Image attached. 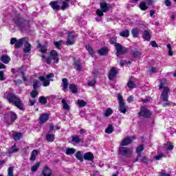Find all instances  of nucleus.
<instances>
[{
  "mask_svg": "<svg viewBox=\"0 0 176 176\" xmlns=\"http://www.w3.org/2000/svg\"><path fill=\"white\" fill-rule=\"evenodd\" d=\"M5 97L9 104H12V105H14L21 111H24V103H23V100L18 96L13 93H6Z\"/></svg>",
  "mask_w": 176,
  "mask_h": 176,
  "instance_id": "obj_1",
  "label": "nucleus"
},
{
  "mask_svg": "<svg viewBox=\"0 0 176 176\" xmlns=\"http://www.w3.org/2000/svg\"><path fill=\"white\" fill-rule=\"evenodd\" d=\"M109 42L111 45L115 44V47L116 49V56L117 57H119V56H120V54H124L126 53H127V52H129V49L126 48V47H123V46H122V44L118 43L117 42V38L116 37H112L110 38Z\"/></svg>",
  "mask_w": 176,
  "mask_h": 176,
  "instance_id": "obj_2",
  "label": "nucleus"
},
{
  "mask_svg": "<svg viewBox=\"0 0 176 176\" xmlns=\"http://www.w3.org/2000/svg\"><path fill=\"white\" fill-rule=\"evenodd\" d=\"M100 10H96V14L98 17H102L104 13H107L109 10L112 9V5L107 2H101L100 3Z\"/></svg>",
  "mask_w": 176,
  "mask_h": 176,
  "instance_id": "obj_3",
  "label": "nucleus"
},
{
  "mask_svg": "<svg viewBox=\"0 0 176 176\" xmlns=\"http://www.w3.org/2000/svg\"><path fill=\"white\" fill-rule=\"evenodd\" d=\"M118 155L130 157L133 155V148L120 145L118 148Z\"/></svg>",
  "mask_w": 176,
  "mask_h": 176,
  "instance_id": "obj_4",
  "label": "nucleus"
},
{
  "mask_svg": "<svg viewBox=\"0 0 176 176\" xmlns=\"http://www.w3.org/2000/svg\"><path fill=\"white\" fill-rule=\"evenodd\" d=\"M16 119H17V114L15 113H7L5 115L4 122L8 124V126H10L14 123Z\"/></svg>",
  "mask_w": 176,
  "mask_h": 176,
  "instance_id": "obj_5",
  "label": "nucleus"
},
{
  "mask_svg": "<svg viewBox=\"0 0 176 176\" xmlns=\"http://www.w3.org/2000/svg\"><path fill=\"white\" fill-rule=\"evenodd\" d=\"M53 63H58V53L55 50H52L50 53V56L47 58V64H52Z\"/></svg>",
  "mask_w": 176,
  "mask_h": 176,
  "instance_id": "obj_6",
  "label": "nucleus"
},
{
  "mask_svg": "<svg viewBox=\"0 0 176 176\" xmlns=\"http://www.w3.org/2000/svg\"><path fill=\"white\" fill-rule=\"evenodd\" d=\"M26 39L27 38L25 37L20 38L19 40H17L16 38H12L10 40V45H14L15 49H19L24 45Z\"/></svg>",
  "mask_w": 176,
  "mask_h": 176,
  "instance_id": "obj_7",
  "label": "nucleus"
},
{
  "mask_svg": "<svg viewBox=\"0 0 176 176\" xmlns=\"http://www.w3.org/2000/svg\"><path fill=\"white\" fill-rule=\"evenodd\" d=\"M54 78V74L51 73L45 76H40L39 79L43 82L44 87H47L50 85V80H53L52 78Z\"/></svg>",
  "mask_w": 176,
  "mask_h": 176,
  "instance_id": "obj_8",
  "label": "nucleus"
},
{
  "mask_svg": "<svg viewBox=\"0 0 176 176\" xmlns=\"http://www.w3.org/2000/svg\"><path fill=\"white\" fill-rule=\"evenodd\" d=\"M134 140H135V137L134 136L126 137L124 139H122L120 145H121L122 146H127V145H130V144H131V142H133Z\"/></svg>",
  "mask_w": 176,
  "mask_h": 176,
  "instance_id": "obj_9",
  "label": "nucleus"
},
{
  "mask_svg": "<svg viewBox=\"0 0 176 176\" xmlns=\"http://www.w3.org/2000/svg\"><path fill=\"white\" fill-rule=\"evenodd\" d=\"M139 115L140 116H142L143 118H151V115H152V113H151L150 111L146 109V107L143 106L141 107Z\"/></svg>",
  "mask_w": 176,
  "mask_h": 176,
  "instance_id": "obj_10",
  "label": "nucleus"
},
{
  "mask_svg": "<svg viewBox=\"0 0 176 176\" xmlns=\"http://www.w3.org/2000/svg\"><path fill=\"white\" fill-rule=\"evenodd\" d=\"M168 93H170V88H164L161 94L160 98L162 101L167 102L168 101Z\"/></svg>",
  "mask_w": 176,
  "mask_h": 176,
  "instance_id": "obj_11",
  "label": "nucleus"
},
{
  "mask_svg": "<svg viewBox=\"0 0 176 176\" xmlns=\"http://www.w3.org/2000/svg\"><path fill=\"white\" fill-rule=\"evenodd\" d=\"M75 43V35L73 32H69L66 45H74Z\"/></svg>",
  "mask_w": 176,
  "mask_h": 176,
  "instance_id": "obj_12",
  "label": "nucleus"
},
{
  "mask_svg": "<svg viewBox=\"0 0 176 176\" xmlns=\"http://www.w3.org/2000/svg\"><path fill=\"white\" fill-rule=\"evenodd\" d=\"M59 5H60L61 10H65L67 8H69V1L71 0H59Z\"/></svg>",
  "mask_w": 176,
  "mask_h": 176,
  "instance_id": "obj_13",
  "label": "nucleus"
},
{
  "mask_svg": "<svg viewBox=\"0 0 176 176\" xmlns=\"http://www.w3.org/2000/svg\"><path fill=\"white\" fill-rule=\"evenodd\" d=\"M80 142H83V140L79 136L77 135L72 136L71 144L73 145H78V144H80Z\"/></svg>",
  "mask_w": 176,
  "mask_h": 176,
  "instance_id": "obj_14",
  "label": "nucleus"
},
{
  "mask_svg": "<svg viewBox=\"0 0 176 176\" xmlns=\"http://www.w3.org/2000/svg\"><path fill=\"white\" fill-rule=\"evenodd\" d=\"M116 75H118V69L116 67H111L108 76L109 79L112 80V79H113Z\"/></svg>",
  "mask_w": 176,
  "mask_h": 176,
  "instance_id": "obj_15",
  "label": "nucleus"
},
{
  "mask_svg": "<svg viewBox=\"0 0 176 176\" xmlns=\"http://www.w3.org/2000/svg\"><path fill=\"white\" fill-rule=\"evenodd\" d=\"M14 21H15L16 25H19L21 30L25 27V21H24L21 18L15 19H14Z\"/></svg>",
  "mask_w": 176,
  "mask_h": 176,
  "instance_id": "obj_16",
  "label": "nucleus"
},
{
  "mask_svg": "<svg viewBox=\"0 0 176 176\" xmlns=\"http://www.w3.org/2000/svg\"><path fill=\"white\" fill-rule=\"evenodd\" d=\"M50 6L52 9H54V10H60V6H61V4H60V2L54 1L50 3Z\"/></svg>",
  "mask_w": 176,
  "mask_h": 176,
  "instance_id": "obj_17",
  "label": "nucleus"
},
{
  "mask_svg": "<svg viewBox=\"0 0 176 176\" xmlns=\"http://www.w3.org/2000/svg\"><path fill=\"white\" fill-rule=\"evenodd\" d=\"M39 120L41 123V124H43V123H46L47 120H49V114L47 113H43L39 117Z\"/></svg>",
  "mask_w": 176,
  "mask_h": 176,
  "instance_id": "obj_18",
  "label": "nucleus"
},
{
  "mask_svg": "<svg viewBox=\"0 0 176 176\" xmlns=\"http://www.w3.org/2000/svg\"><path fill=\"white\" fill-rule=\"evenodd\" d=\"M23 45H24V48H23L24 53H30V52H31V44L28 43V41H27V38Z\"/></svg>",
  "mask_w": 176,
  "mask_h": 176,
  "instance_id": "obj_19",
  "label": "nucleus"
},
{
  "mask_svg": "<svg viewBox=\"0 0 176 176\" xmlns=\"http://www.w3.org/2000/svg\"><path fill=\"white\" fill-rule=\"evenodd\" d=\"M109 52V50L107 47H102L98 51L100 56H107Z\"/></svg>",
  "mask_w": 176,
  "mask_h": 176,
  "instance_id": "obj_20",
  "label": "nucleus"
},
{
  "mask_svg": "<svg viewBox=\"0 0 176 176\" xmlns=\"http://www.w3.org/2000/svg\"><path fill=\"white\" fill-rule=\"evenodd\" d=\"M42 174L43 176H52V169H50L48 166L44 167Z\"/></svg>",
  "mask_w": 176,
  "mask_h": 176,
  "instance_id": "obj_21",
  "label": "nucleus"
},
{
  "mask_svg": "<svg viewBox=\"0 0 176 176\" xmlns=\"http://www.w3.org/2000/svg\"><path fill=\"white\" fill-rule=\"evenodd\" d=\"M84 159L85 160L91 162L93 159H94V156L93 155V153L88 152L84 154Z\"/></svg>",
  "mask_w": 176,
  "mask_h": 176,
  "instance_id": "obj_22",
  "label": "nucleus"
},
{
  "mask_svg": "<svg viewBox=\"0 0 176 176\" xmlns=\"http://www.w3.org/2000/svg\"><path fill=\"white\" fill-rule=\"evenodd\" d=\"M17 152H19V148L16 146V144L8 149V153L9 155H12V153H17Z\"/></svg>",
  "mask_w": 176,
  "mask_h": 176,
  "instance_id": "obj_23",
  "label": "nucleus"
},
{
  "mask_svg": "<svg viewBox=\"0 0 176 176\" xmlns=\"http://www.w3.org/2000/svg\"><path fill=\"white\" fill-rule=\"evenodd\" d=\"M130 36V31L127 29L122 30L120 32V36L122 38H129Z\"/></svg>",
  "mask_w": 176,
  "mask_h": 176,
  "instance_id": "obj_24",
  "label": "nucleus"
},
{
  "mask_svg": "<svg viewBox=\"0 0 176 176\" xmlns=\"http://www.w3.org/2000/svg\"><path fill=\"white\" fill-rule=\"evenodd\" d=\"M119 109L121 113H126L127 112V108L124 105V102L119 103Z\"/></svg>",
  "mask_w": 176,
  "mask_h": 176,
  "instance_id": "obj_25",
  "label": "nucleus"
},
{
  "mask_svg": "<svg viewBox=\"0 0 176 176\" xmlns=\"http://www.w3.org/2000/svg\"><path fill=\"white\" fill-rule=\"evenodd\" d=\"M143 38L147 41H151V33L149 31L145 30L143 32Z\"/></svg>",
  "mask_w": 176,
  "mask_h": 176,
  "instance_id": "obj_26",
  "label": "nucleus"
},
{
  "mask_svg": "<svg viewBox=\"0 0 176 176\" xmlns=\"http://www.w3.org/2000/svg\"><path fill=\"white\" fill-rule=\"evenodd\" d=\"M36 156H38V151L33 150L31 153L30 160H31V162H35V159H36Z\"/></svg>",
  "mask_w": 176,
  "mask_h": 176,
  "instance_id": "obj_27",
  "label": "nucleus"
},
{
  "mask_svg": "<svg viewBox=\"0 0 176 176\" xmlns=\"http://www.w3.org/2000/svg\"><path fill=\"white\" fill-rule=\"evenodd\" d=\"M131 34L134 38H138L140 35V30L137 28L131 30Z\"/></svg>",
  "mask_w": 176,
  "mask_h": 176,
  "instance_id": "obj_28",
  "label": "nucleus"
},
{
  "mask_svg": "<svg viewBox=\"0 0 176 176\" xmlns=\"http://www.w3.org/2000/svg\"><path fill=\"white\" fill-rule=\"evenodd\" d=\"M1 60L2 63H4V64H8V63L10 61V57L8 55H3L1 57Z\"/></svg>",
  "mask_w": 176,
  "mask_h": 176,
  "instance_id": "obj_29",
  "label": "nucleus"
},
{
  "mask_svg": "<svg viewBox=\"0 0 176 176\" xmlns=\"http://www.w3.org/2000/svg\"><path fill=\"white\" fill-rule=\"evenodd\" d=\"M164 148L166 151H173V149H174V146L171 142H168L166 144H164Z\"/></svg>",
  "mask_w": 176,
  "mask_h": 176,
  "instance_id": "obj_30",
  "label": "nucleus"
},
{
  "mask_svg": "<svg viewBox=\"0 0 176 176\" xmlns=\"http://www.w3.org/2000/svg\"><path fill=\"white\" fill-rule=\"evenodd\" d=\"M168 89V87H166V79H162V80H160V87H159V89L160 90H164V89Z\"/></svg>",
  "mask_w": 176,
  "mask_h": 176,
  "instance_id": "obj_31",
  "label": "nucleus"
},
{
  "mask_svg": "<svg viewBox=\"0 0 176 176\" xmlns=\"http://www.w3.org/2000/svg\"><path fill=\"white\" fill-rule=\"evenodd\" d=\"M74 68L77 71H82V66L80 65V61L75 60V62H74Z\"/></svg>",
  "mask_w": 176,
  "mask_h": 176,
  "instance_id": "obj_32",
  "label": "nucleus"
},
{
  "mask_svg": "<svg viewBox=\"0 0 176 176\" xmlns=\"http://www.w3.org/2000/svg\"><path fill=\"white\" fill-rule=\"evenodd\" d=\"M142 54V53H141V52L137 50H134L133 51H132V56L133 57H134V58H137L138 57H140V56Z\"/></svg>",
  "mask_w": 176,
  "mask_h": 176,
  "instance_id": "obj_33",
  "label": "nucleus"
},
{
  "mask_svg": "<svg viewBox=\"0 0 176 176\" xmlns=\"http://www.w3.org/2000/svg\"><path fill=\"white\" fill-rule=\"evenodd\" d=\"M62 105L63 109H65V111H69V105L68 104L65 99L62 100Z\"/></svg>",
  "mask_w": 176,
  "mask_h": 176,
  "instance_id": "obj_34",
  "label": "nucleus"
},
{
  "mask_svg": "<svg viewBox=\"0 0 176 176\" xmlns=\"http://www.w3.org/2000/svg\"><path fill=\"white\" fill-rule=\"evenodd\" d=\"M45 138L48 142H53L54 141V134H47Z\"/></svg>",
  "mask_w": 176,
  "mask_h": 176,
  "instance_id": "obj_35",
  "label": "nucleus"
},
{
  "mask_svg": "<svg viewBox=\"0 0 176 176\" xmlns=\"http://www.w3.org/2000/svg\"><path fill=\"white\" fill-rule=\"evenodd\" d=\"M85 48L87 49V52H89V54H91V57H93V54H94V51L93 50L91 46H90L89 44H87L85 45Z\"/></svg>",
  "mask_w": 176,
  "mask_h": 176,
  "instance_id": "obj_36",
  "label": "nucleus"
},
{
  "mask_svg": "<svg viewBox=\"0 0 176 176\" xmlns=\"http://www.w3.org/2000/svg\"><path fill=\"white\" fill-rule=\"evenodd\" d=\"M76 152V150L74 148H67L66 149V155H73V153H75Z\"/></svg>",
  "mask_w": 176,
  "mask_h": 176,
  "instance_id": "obj_37",
  "label": "nucleus"
},
{
  "mask_svg": "<svg viewBox=\"0 0 176 176\" xmlns=\"http://www.w3.org/2000/svg\"><path fill=\"white\" fill-rule=\"evenodd\" d=\"M62 83L63 86V90L68 89V80L67 78H63Z\"/></svg>",
  "mask_w": 176,
  "mask_h": 176,
  "instance_id": "obj_38",
  "label": "nucleus"
},
{
  "mask_svg": "<svg viewBox=\"0 0 176 176\" xmlns=\"http://www.w3.org/2000/svg\"><path fill=\"white\" fill-rule=\"evenodd\" d=\"M41 86V82L38 80H34L33 81V89H34V90H36V89H38V87H39Z\"/></svg>",
  "mask_w": 176,
  "mask_h": 176,
  "instance_id": "obj_39",
  "label": "nucleus"
},
{
  "mask_svg": "<svg viewBox=\"0 0 176 176\" xmlns=\"http://www.w3.org/2000/svg\"><path fill=\"white\" fill-rule=\"evenodd\" d=\"M76 157L78 160H80V162H83V155H82V152L78 151L76 153Z\"/></svg>",
  "mask_w": 176,
  "mask_h": 176,
  "instance_id": "obj_40",
  "label": "nucleus"
},
{
  "mask_svg": "<svg viewBox=\"0 0 176 176\" xmlns=\"http://www.w3.org/2000/svg\"><path fill=\"white\" fill-rule=\"evenodd\" d=\"M38 49H39V52L43 53V54H45V53H46L47 52V49H46V47H45L41 44H38Z\"/></svg>",
  "mask_w": 176,
  "mask_h": 176,
  "instance_id": "obj_41",
  "label": "nucleus"
},
{
  "mask_svg": "<svg viewBox=\"0 0 176 176\" xmlns=\"http://www.w3.org/2000/svg\"><path fill=\"white\" fill-rule=\"evenodd\" d=\"M21 133H15L13 135L14 141H19V140H21Z\"/></svg>",
  "mask_w": 176,
  "mask_h": 176,
  "instance_id": "obj_42",
  "label": "nucleus"
},
{
  "mask_svg": "<svg viewBox=\"0 0 176 176\" xmlns=\"http://www.w3.org/2000/svg\"><path fill=\"white\" fill-rule=\"evenodd\" d=\"M127 87H129V89H130L131 90L133 89H135V83H134V82H133L132 80H129L128 83H127Z\"/></svg>",
  "mask_w": 176,
  "mask_h": 176,
  "instance_id": "obj_43",
  "label": "nucleus"
},
{
  "mask_svg": "<svg viewBox=\"0 0 176 176\" xmlns=\"http://www.w3.org/2000/svg\"><path fill=\"white\" fill-rule=\"evenodd\" d=\"M113 132V126L112 125H109V126L105 129L104 133L107 134H111Z\"/></svg>",
  "mask_w": 176,
  "mask_h": 176,
  "instance_id": "obj_44",
  "label": "nucleus"
},
{
  "mask_svg": "<svg viewBox=\"0 0 176 176\" xmlns=\"http://www.w3.org/2000/svg\"><path fill=\"white\" fill-rule=\"evenodd\" d=\"M38 102H40V104H42L43 105H45V104H47V99H46L45 96H41L38 99Z\"/></svg>",
  "mask_w": 176,
  "mask_h": 176,
  "instance_id": "obj_45",
  "label": "nucleus"
},
{
  "mask_svg": "<svg viewBox=\"0 0 176 176\" xmlns=\"http://www.w3.org/2000/svg\"><path fill=\"white\" fill-rule=\"evenodd\" d=\"M77 104H78V107H86L87 102H86L83 100H78L77 101Z\"/></svg>",
  "mask_w": 176,
  "mask_h": 176,
  "instance_id": "obj_46",
  "label": "nucleus"
},
{
  "mask_svg": "<svg viewBox=\"0 0 176 176\" xmlns=\"http://www.w3.org/2000/svg\"><path fill=\"white\" fill-rule=\"evenodd\" d=\"M39 166H41L40 162H37L36 164L33 165L31 168L32 171L33 173H35V171H36L38 168H39Z\"/></svg>",
  "mask_w": 176,
  "mask_h": 176,
  "instance_id": "obj_47",
  "label": "nucleus"
},
{
  "mask_svg": "<svg viewBox=\"0 0 176 176\" xmlns=\"http://www.w3.org/2000/svg\"><path fill=\"white\" fill-rule=\"evenodd\" d=\"M142 151H144V144H141L136 148V153H138V155H141Z\"/></svg>",
  "mask_w": 176,
  "mask_h": 176,
  "instance_id": "obj_48",
  "label": "nucleus"
},
{
  "mask_svg": "<svg viewBox=\"0 0 176 176\" xmlns=\"http://www.w3.org/2000/svg\"><path fill=\"white\" fill-rule=\"evenodd\" d=\"M69 89L71 90L72 93H76L78 89L76 88V85L74 84L69 85Z\"/></svg>",
  "mask_w": 176,
  "mask_h": 176,
  "instance_id": "obj_49",
  "label": "nucleus"
},
{
  "mask_svg": "<svg viewBox=\"0 0 176 176\" xmlns=\"http://www.w3.org/2000/svg\"><path fill=\"white\" fill-rule=\"evenodd\" d=\"M104 115L106 118H108V116H111V115H112V109H107L104 111Z\"/></svg>",
  "mask_w": 176,
  "mask_h": 176,
  "instance_id": "obj_50",
  "label": "nucleus"
},
{
  "mask_svg": "<svg viewBox=\"0 0 176 176\" xmlns=\"http://www.w3.org/2000/svg\"><path fill=\"white\" fill-rule=\"evenodd\" d=\"M140 8L141 10H146V9H148V6H146V4L144 1L140 3Z\"/></svg>",
  "mask_w": 176,
  "mask_h": 176,
  "instance_id": "obj_51",
  "label": "nucleus"
},
{
  "mask_svg": "<svg viewBox=\"0 0 176 176\" xmlns=\"http://www.w3.org/2000/svg\"><path fill=\"white\" fill-rule=\"evenodd\" d=\"M38 92L36 91V89L33 90L30 93V96L32 98H36V97H38Z\"/></svg>",
  "mask_w": 176,
  "mask_h": 176,
  "instance_id": "obj_52",
  "label": "nucleus"
},
{
  "mask_svg": "<svg viewBox=\"0 0 176 176\" xmlns=\"http://www.w3.org/2000/svg\"><path fill=\"white\" fill-rule=\"evenodd\" d=\"M61 43H63V41H55L54 43V46H56V49H60L61 47Z\"/></svg>",
  "mask_w": 176,
  "mask_h": 176,
  "instance_id": "obj_53",
  "label": "nucleus"
},
{
  "mask_svg": "<svg viewBox=\"0 0 176 176\" xmlns=\"http://www.w3.org/2000/svg\"><path fill=\"white\" fill-rule=\"evenodd\" d=\"M13 170H14L13 166H10V167L8 168V176H14Z\"/></svg>",
  "mask_w": 176,
  "mask_h": 176,
  "instance_id": "obj_54",
  "label": "nucleus"
},
{
  "mask_svg": "<svg viewBox=\"0 0 176 176\" xmlns=\"http://www.w3.org/2000/svg\"><path fill=\"white\" fill-rule=\"evenodd\" d=\"M140 162L142 163H149V160L146 158V157L144 156V157H140Z\"/></svg>",
  "mask_w": 176,
  "mask_h": 176,
  "instance_id": "obj_55",
  "label": "nucleus"
},
{
  "mask_svg": "<svg viewBox=\"0 0 176 176\" xmlns=\"http://www.w3.org/2000/svg\"><path fill=\"white\" fill-rule=\"evenodd\" d=\"M94 85H96V79H93L92 80L88 82V86H90L91 87H93Z\"/></svg>",
  "mask_w": 176,
  "mask_h": 176,
  "instance_id": "obj_56",
  "label": "nucleus"
},
{
  "mask_svg": "<svg viewBox=\"0 0 176 176\" xmlns=\"http://www.w3.org/2000/svg\"><path fill=\"white\" fill-rule=\"evenodd\" d=\"M35 102H36V100L35 99L30 100V102H29L30 107H34V105L35 104Z\"/></svg>",
  "mask_w": 176,
  "mask_h": 176,
  "instance_id": "obj_57",
  "label": "nucleus"
},
{
  "mask_svg": "<svg viewBox=\"0 0 176 176\" xmlns=\"http://www.w3.org/2000/svg\"><path fill=\"white\" fill-rule=\"evenodd\" d=\"M167 48H168V50L169 56H173V51L171 50V45L170 44H168L167 45Z\"/></svg>",
  "mask_w": 176,
  "mask_h": 176,
  "instance_id": "obj_58",
  "label": "nucleus"
},
{
  "mask_svg": "<svg viewBox=\"0 0 176 176\" xmlns=\"http://www.w3.org/2000/svg\"><path fill=\"white\" fill-rule=\"evenodd\" d=\"M152 101V98L149 97L146 99H142V102H151Z\"/></svg>",
  "mask_w": 176,
  "mask_h": 176,
  "instance_id": "obj_59",
  "label": "nucleus"
},
{
  "mask_svg": "<svg viewBox=\"0 0 176 176\" xmlns=\"http://www.w3.org/2000/svg\"><path fill=\"white\" fill-rule=\"evenodd\" d=\"M118 100L119 101V104H121L122 102H124L123 101V98L122 97V96H120V94L118 95Z\"/></svg>",
  "mask_w": 176,
  "mask_h": 176,
  "instance_id": "obj_60",
  "label": "nucleus"
},
{
  "mask_svg": "<svg viewBox=\"0 0 176 176\" xmlns=\"http://www.w3.org/2000/svg\"><path fill=\"white\" fill-rule=\"evenodd\" d=\"M162 157H164V155L163 154H160L155 157V160H160Z\"/></svg>",
  "mask_w": 176,
  "mask_h": 176,
  "instance_id": "obj_61",
  "label": "nucleus"
},
{
  "mask_svg": "<svg viewBox=\"0 0 176 176\" xmlns=\"http://www.w3.org/2000/svg\"><path fill=\"white\" fill-rule=\"evenodd\" d=\"M150 44L151 45V46H153V47H157V44L155 41H151Z\"/></svg>",
  "mask_w": 176,
  "mask_h": 176,
  "instance_id": "obj_62",
  "label": "nucleus"
},
{
  "mask_svg": "<svg viewBox=\"0 0 176 176\" xmlns=\"http://www.w3.org/2000/svg\"><path fill=\"white\" fill-rule=\"evenodd\" d=\"M3 72H0V80H5Z\"/></svg>",
  "mask_w": 176,
  "mask_h": 176,
  "instance_id": "obj_63",
  "label": "nucleus"
},
{
  "mask_svg": "<svg viewBox=\"0 0 176 176\" xmlns=\"http://www.w3.org/2000/svg\"><path fill=\"white\" fill-rule=\"evenodd\" d=\"M133 100H134V98L133 97V96H130L127 99V102L129 103L133 102Z\"/></svg>",
  "mask_w": 176,
  "mask_h": 176,
  "instance_id": "obj_64",
  "label": "nucleus"
}]
</instances>
